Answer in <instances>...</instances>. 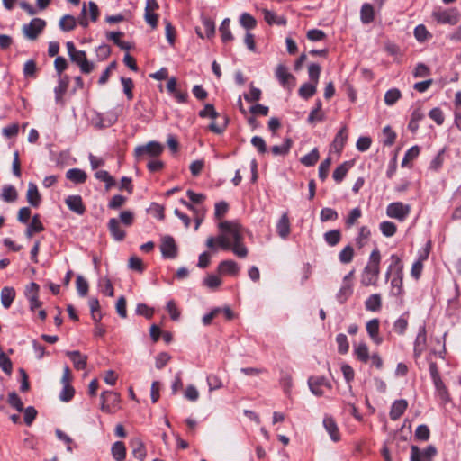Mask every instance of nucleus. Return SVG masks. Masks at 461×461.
I'll list each match as a JSON object with an SVG mask.
<instances>
[{
	"label": "nucleus",
	"mask_w": 461,
	"mask_h": 461,
	"mask_svg": "<svg viewBox=\"0 0 461 461\" xmlns=\"http://www.w3.org/2000/svg\"><path fill=\"white\" fill-rule=\"evenodd\" d=\"M380 230L384 236L392 237L395 234L397 227L393 221H384L380 223Z\"/></svg>",
	"instance_id": "obj_53"
},
{
	"label": "nucleus",
	"mask_w": 461,
	"mask_h": 461,
	"mask_svg": "<svg viewBox=\"0 0 461 461\" xmlns=\"http://www.w3.org/2000/svg\"><path fill=\"white\" fill-rule=\"evenodd\" d=\"M341 231L339 230H331L323 234L325 242L330 247L339 244L341 240Z\"/></svg>",
	"instance_id": "obj_39"
},
{
	"label": "nucleus",
	"mask_w": 461,
	"mask_h": 461,
	"mask_svg": "<svg viewBox=\"0 0 461 461\" xmlns=\"http://www.w3.org/2000/svg\"><path fill=\"white\" fill-rule=\"evenodd\" d=\"M240 24L246 30H252L257 25L256 19L249 13H243L240 16Z\"/></svg>",
	"instance_id": "obj_48"
},
{
	"label": "nucleus",
	"mask_w": 461,
	"mask_h": 461,
	"mask_svg": "<svg viewBox=\"0 0 461 461\" xmlns=\"http://www.w3.org/2000/svg\"><path fill=\"white\" fill-rule=\"evenodd\" d=\"M348 139L347 127H342L336 134L332 145L336 151L341 152Z\"/></svg>",
	"instance_id": "obj_33"
},
{
	"label": "nucleus",
	"mask_w": 461,
	"mask_h": 461,
	"mask_svg": "<svg viewBox=\"0 0 461 461\" xmlns=\"http://www.w3.org/2000/svg\"><path fill=\"white\" fill-rule=\"evenodd\" d=\"M361 215L362 212L359 207L352 209L346 219L347 227L350 228L351 226H353L356 223V221L361 217Z\"/></svg>",
	"instance_id": "obj_62"
},
{
	"label": "nucleus",
	"mask_w": 461,
	"mask_h": 461,
	"mask_svg": "<svg viewBox=\"0 0 461 461\" xmlns=\"http://www.w3.org/2000/svg\"><path fill=\"white\" fill-rule=\"evenodd\" d=\"M44 230V226L40 220V215L35 214L32 221L28 224L25 235L27 238H32L34 233H38Z\"/></svg>",
	"instance_id": "obj_24"
},
{
	"label": "nucleus",
	"mask_w": 461,
	"mask_h": 461,
	"mask_svg": "<svg viewBox=\"0 0 461 461\" xmlns=\"http://www.w3.org/2000/svg\"><path fill=\"white\" fill-rule=\"evenodd\" d=\"M95 177L105 184V189L109 190L115 185L114 178L106 170H98L95 173Z\"/></svg>",
	"instance_id": "obj_38"
},
{
	"label": "nucleus",
	"mask_w": 461,
	"mask_h": 461,
	"mask_svg": "<svg viewBox=\"0 0 461 461\" xmlns=\"http://www.w3.org/2000/svg\"><path fill=\"white\" fill-rule=\"evenodd\" d=\"M353 294V285L342 284L336 294V299L340 304H343Z\"/></svg>",
	"instance_id": "obj_40"
},
{
	"label": "nucleus",
	"mask_w": 461,
	"mask_h": 461,
	"mask_svg": "<svg viewBox=\"0 0 461 461\" xmlns=\"http://www.w3.org/2000/svg\"><path fill=\"white\" fill-rule=\"evenodd\" d=\"M59 26L63 32H70L77 26V19L71 14H65L59 20Z\"/></svg>",
	"instance_id": "obj_34"
},
{
	"label": "nucleus",
	"mask_w": 461,
	"mask_h": 461,
	"mask_svg": "<svg viewBox=\"0 0 461 461\" xmlns=\"http://www.w3.org/2000/svg\"><path fill=\"white\" fill-rule=\"evenodd\" d=\"M240 267L238 264L233 260H223L218 266V271L221 274H228L231 276H237Z\"/></svg>",
	"instance_id": "obj_22"
},
{
	"label": "nucleus",
	"mask_w": 461,
	"mask_h": 461,
	"mask_svg": "<svg viewBox=\"0 0 461 461\" xmlns=\"http://www.w3.org/2000/svg\"><path fill=\"white\" fill-rule=\"evenodd\" d=\"M381 254L378 249H373L369 256L368 263L365 267L361 276V284L364 286L375 285L380 273Z\"/></svg>",
	"instance_id": "obj_2"
},
{
	"label": "nucleus",
	"mask_w": 461,
	"mask_h": 461,
	"mask_svg": "<svg viewBox=\"0 0 461 461\" xmlns=\"http://www.w3.org/2000/svg\"><path fill=\"white\" fill-rule=\"evenodd\" d=\"M66 355L73 362L77 370H84L87 364V356L82 355L78 350L67 351Z\"/></svg>",
	"instance_id": "obj_18"
},
{
	"label": "nucleus",
	"mask_w": 461,
	"mask_h": 461,
	"mask_svg": "<svg viewBox=\"0 0 461 461\" xmlns=\"http://www.w3.org/2000/svg\"><path fill=\"white\" fill-rule=\"evenodd\" d=\"M164 149L161 143L152 140L146 145L137 146L134 149V156L137 160H143L146 158H156L159 156Z\"/></svg>",
	"instance_id": "obj_3"
},
{
	"label": "nucleus",
	"mask_w": 461,
	"mask_h": 461,
	"mask_svg": "<svg viewBox=\"0 0 461 461\" xmlns=\"http://www.w3.org/2000/svg\"><path fill=\"white\" fill-rule=\"evenodd\" d=\"M316 86H317V84H315V83L303 84L300 86L299 91H298L299 95L305 100L309 99L310 97L314 95V94L316 93Z\"/></svg>",
	"instance_id": "obj_44"
},
{
	"label": "nucleus",
	"mask_w": 461,
	"mask_h": 461,
	"mask_svg": "<svg viewBox=\"0 0 461 461\" xmlns=\"http://www.w3.org/2000/svg\"><path fill=\"white\" fill-rule=\"evenodd\" d=\"M76 285L78 295L85 297L88 292L87 281L82 276H77Z\"/></svg>",
	"instance_id": "obj_59"
},
{
	"label": "nucleus",
	"mask_w": 461,
	"mask_h": 461,
	"mask_svg": "<svg viewBox=\"0 0 461 461\" xmlns=\"http://www.w3.org/2000/svg\"><path fill=\"white\" fill-rule=\"evenodd\" d=\"M411 207L408 204H403L401 202L392 203L387 206L386 214L390 218L403 221L410 213Z\"/></svg>",
	"instance_id": "obj_6"
},
{
	"label": "nucleus",
	"mask_w": 461,
	"mask_h": 461,
	"mask_svg": "<svg viewBox=\"0 0 461 461\" xmlns=\"http://www.w3.org/2000/svg\"><path fill=\"white\" fill-rule=\"evenodd\" d=\"M16 293L14 287L12 286H5L1 290L0 297L1 303L4 308L8 309L12 305Z\"/></svg>",
	"instance_id": "obj_20"
},
{
	"label": "nucleus",
	"mask_w": 461,
	"mask_h": 461,
	"mask_svg": "<svg viewBox=\"0 0 461 461\" xmlns=\"http://www.w3.org/2000/svg\"><path fill=\"white\" fill-rule=\"evenodd\" d=\"M354 353L357 359L363 363H366L370 358L368 347L365 342H361L356 346L354 348Z\"/></svg>",
	"instance_id": "obj_43"
},
{
	"label": "nucleus",
	"mask_w": 461,
	"mask_h": 461,
	"mask_svg": "<svg viewBox=\"0 0 461 461\" xmlns=\"http://www.w3.org/2000/svg\"><path fill=\"white\" fill-rule=\"evenodd\" d=\"M392 294L394 296L401 295L402 294V271L401 274H397L396 276H393L392 281Z\"/></svg>",
	"instance_id": "obj_46"
},
{
	"label": "nucleus",
	"mask_w": 461,
	"mask_h": 461,
	"mask_svg": "<svg viewBox=\"0 0 461 461\" xmlns=\"http://www.w3.org/2000/svg\"><path fill=\"white\" fill-rule=\"evenodd\" d=\"M7 402L17 411H23V403L19 395L15 392L9 393Z\"/></svg>",
	"instance_id": "obj_56"
},
{
	"label": "nucleus",
	"mask_w": 461,
	"mask_h": 461,
	"mask_svg": "<svg viewBox=\"0 0 461 461\" xmlns=\"http://www.w3.org/2000/svg\"><path fill=\"white\" fill-rule=\"evenodd\" d=\"M429 116L438 125H442L444 123L445 116H444L442 110L438 107H435V108L431 109L429 113Z\"/></svg>",
	"instance_id": "obj_64"
},
{
	"label": "nucleus",
	"mask_w": 461,
	"mask_h": 461,
	"mask_svg": "<svg viewBox=\"0 0 461 461\" xmlns=\"http://www.w3.org/2000/svg\"><path fill=\"white\" fill-rule=\"evenodd\" d=\"M320 155L317 148H314L310 153L300 158V162L305 167H312L319 160Z\"/></svg>",
	"instance_id": "obj_45"
},
{
	"label": "nucleus",
	"mask_w": 461,
	"mask_h": 461,
	"mask_svg": "<svg viewBox=\"0 0 461 461\" xmlns=\"http://www.w3.org/2000/svg\"><path fill=\"white\" fill-rule=\"evenodd\" d=\"M330 164H331V158H327L326 159H324L319 166V178L321 180V181H325L327 176H328V174H329V170H330Z\"/></svg>",
	"instance_id": "obj_63"
},
{
	"label": "nucleus",
	"mask_w": 461,
	"mask_h": 461,
	"mask_svg": "<svg viewBox=\"0 0 461 461\" xmlns=\"http://www.w3.org/2000/svg\"><path fill=\"white\" fill-rule=\"evenodd\" d=\"M101 410L110 413L112 408L116 407L120 402V395L112 391H104L101 394Z\"/></svg>",
	"instance_id": "obj_9"
},
{
	"label": "nucleus",
	"mask_w": 461,
	"mask_h": 461,
	"mask_svg": "<svg viewBox=\"0 0 461 461\" xmlns=\"http://www.w3.org/2000/svg\"><path fill=\"white\" fill-rule=\"evenodd\" d=\"M336 342L338 344V351L339 354H346L349 349V344L348 341V338L345 334L339 333L336 337Z\"/></svg>",
	"instance_id": "obj_55"
},
{
	"label": "nucleus",
	"mask_w": 461,
	"mask_h": 461,
	"mask_svg": "<svg viewBox=\"0 0 461 461\" xmlns=\"http://www.w3.org/2000/svg\"><path fill=\"white\" fill-rule=\"evenodd\" d=\"M121 83L123 86V92L127 96L128 100H131L133 98L132 89L134 87L133 81L130 77H121Z\"/></svg>",
	"instance_id": "obj_58"
},
{
	"label": "nucleus",
	"mask_w": 461,
	"mask_h": 461,
	"mask_svg": "<svg viewBox=\"0 0 461 461\" xmlns=\"http://www.w3.org/2000/svg\"><path fill=\"white\" fill-rule=\"evenodd\" d=\"M365 306L367 311L378 312L382 306V299L379 294H371L365 302Z\"/></svg>",
	"instance_id": "obj_32"
},
{
	"label": "nucleus",
	"mask_w": 461,
	"mask_h": 461,
	"mask_svg": "<svg viewBox=\"0 0 461 461\" xmlns=\"http://www.w3.org/2000/svg\"><path fill=\"white\" fill-rule=\"evenodd\" d=\"M424 115L420 109H415L411 114L408 124V129L415 133L419 129V122L423 119Z\"/></svg>",
	"instance_id": "obj_42"
},
{
	"label": "nucleus",
	"mask_w": 461,
	"mask_h": 461,
	"mask_svg": "<svg viewBox=\"0 0 461 461\" xmlns=\"http://www.w3.org/2000/svg\"><path fill=\"white\" fill-rule=\"evenodd\" d=\"M66 177L75 184H83L86 182L87 175L80 168H71L66 172Z\"/></svg>",
	"instance_id": "obj_23"
},
{
	"label": "nucleus",
	"mask_w": 461,
	"mask_h": 461,
	"mask_svg": "<svg viewBox=\"0 0 461 461\" xmlns=\"http://www.w3.org/2000/svg\"><path fill=\"white\" fill-rule=\"evenodd\" d=\"M354 257V249L351 245H347L339 254V259L342 264L350 263Z\"/></svg>",
	"instance_id": "obj_52"
},
{
	"label": "nucleus",
	"mask_w": 461,
	"mask_h": 461,
	"mask_svg": "<svg viewBox=\"0 0 461 461\" xmlns=\"http://www.w3.org/2000/svg\"><path fill=\"white\" fill-rule=\"evenodd\" d=\"M433 384L435 386L436 393L438 396L440 398V400L445 403L447 402L450 400V397L447 388L446 387L442 379L440 378L438 380L433 381Z\"/></svg>",
	"instance_id": "obj_37"
},
{
	"label": "nucleus",
	"mask_w": 461,
	"mask_h": 461,
	"mask_svg": "<svg viewBox=\"0 0 461 461\" xmlns=\"http://www.w3.org/2000/svg\"><path fill=\"white\" fill-rule=\"evenodd\" d=\"M351 166H352V163L349 162V161H345L344 163L339 165L333 171V174H332L333 179L337 183H340L344 179V177L346 176V175H347L348 171L349 170V168L351 167Z\"/></svg>",
	"instance_id": "obj_36"
},
{
	"label": "nucleus",
	"mask_w": 461,
	"mask_h": 461,
	"mask_svg": "<svg viewBox=\"0 0 461 461\" xmlns=\"http://www.w3.org/2000/svg\"><path fill=\"white\" fill-rule=\"evenodd\" d=\"M311 392L316 396L323 395L322 386L330 387L329 381L324 376H311L308 379Z\"/></svg>",
	"instance_id": "obj_10"
},
{
	"label": "nucleus",
	"mask_w": 461,
	"mask_h": 461,
	"mask_svg": "<svg viewBox=\"0 0 461 461\" xmlns=\"http://www.w3.org/2000/svg\"><path fill=\"white\" fill-rule=\"evenodd\" d=\"M408 402L404 399L396 400L393 402L389 412L392 420H397L406 411Z\"/></svg>",
	"instance_id": "obj_17"
},
{
	"label": "nucleus",
	"mask_w": 461,
	"mask_h": 461,
	"mask_svg": "<svg viewBox=\"0 0 461 461\" xmlns=\"http://www.w3.org/2000/svg\"><path fill=\"white\" fill-rule=\"evenodd\" d=\"M366 328L373 342L380 345L383 342V339L379 336V320L376 318L367 321Z\"/></svg>",
	"instance_id": "obj_13"
},
{
	"label": "nucleus",
	"mask_w": 461,
	"mask_h": 461,
	"mask_svg": "<svg viewBox=\"0 0 461 461\" xmlns=\"http://www.w3.org/2000/svg\"><path fill=\"white\" fill-rule=\"evenodd\" d=\"M276 77L283 86H285L290 79H294V77L288 72L287 68L282 64L276 67Z\"/></svg>",
	"instance_id": "obj_29"
},
{
	"label": "nucleus",
	"mask_w": 461,
	"mask_h": 461,
	"mask_svg": "<svg viewBox=\"0 0 461 461\" xmlns=\"http://www.w3.org/2000/svg\"><path fill=\"white\" fill-rule=\"evenodd\" d=\"M132 447V455L140 461H143L146 456V449L140 439H134L131 442Z\"/></svg>",
	"instance_id": "obj_41"
},
{
	"label": "nucleus",
	"mask_w": 461,
	"mask_h": 461,
	"mask_svg": "<svg viewBox=\"0 0 461 461\" xmlns=\"http://www.w3.org/2000/svg\"><path fill=\"white\" fill-rule=\"evenodd\" d=\"M99 286L101 287L102 293L109 297L114 296V289L112 282L109 278H102L99 280Z\"/></svg>",
	"instance_id": "obj_57"
},
{
	"label": "nucleus",
	"mask_w": 461,
	"mask_h": 461,
	"mask_svg": "<svg viewBox=\"0 0 461 461\" xmlns=\"http://www.w3.org/2000/svg\"><path fill=\"white\" fill-rule=\"evenodd\" d=\"M69 59L73 63L79 67L80 71L83 74H89L95 68L94 63L87 59L86 53L84 50H78Z\"/></svg>",
	"instance_id": "obj_8"
},
{
	"label": "nucleus",
	"mask_w": 461,
	"mask_h": 461,
	"mask_svg": "<svg viewBox=\"0 0 461 461\" xmlns=\"http://www.w3.org/2000/svg\"><path fill=\"white\" fill-rule=\"evenodd\" d=\"M1 199L6 203H14L18 198V194L15 187L12 185H5L3 186L0 194Z\"/></svg>",
	"instance_id": "obj_30"
},
{
	"label": "nucleus",
	"mask_w": 461,
	"mask_h": 461,
	"mask_svg": "<svg viewBox=\"0 0 461 461\" xmlns=\"http://www.w3.org/2000/svg\"><path fill=\"white\" fill-rule=\"evenodd\" d=\"M402 97V93L398 88H391L385 92L384 103L392 106Z\"/></svg>",
	"instance_id": "obj_47"
},
{
	"label": "nucleus",
	"mask_w": 461,
	"mask_h": 461,
	"mask_svg": "<svg viewBox=\"0 0 461 461\" xmlns=\"http://www.w3.org/2000/svg\"><path fill=\"white\" fill-rule=\"evenodd\" d=\"M160 251L164 258H175L177 257L178 249L172 236L166 235L162 238Z\"/></svg>",
	"instance_id": "obj_7"
},
{
	"label": "nucleus",
	"mask_w": 461,
	"mask_h": 461,
	"mask_svg": "<svg viewBox=\"0 0 461 461\" xmlns=\"http://www.w3.org/2000/svg\"><path fill=\"white\" fill-rule=\"evenodd\" d=\"M70 78L68 75L64 77H59V84L54 88L55 102L56 104H63V95L66 94Z\"/></svg>",
	"instance_id": "obj_12"
},
{
	"label": "nucleus",
	"mask_w": 461,
	"mask_h": 461,
	"mask_svg": "<svg viewBox=\"0 0 461 461\" xmlns=\"http://www.w3.org/2000/svg\"><path fill=\"white\" fill-rule=\"evenodd\" d=\"M323 426L327 432L329 433L332 441L338 442L340 439L339 428L332 417L325 416L323 419Z\"/></svg>",
	"instance_id": "obj_15"
},
{
	"label": "nucleus",
	"mask_w": 461,
	"mask_h": 461,
	"mask_svg": "<svg viewBox=\"0 0 461 461\" xmlns=\"http://www.w3.org/2000/svg\"><path fill=\"white\" fill-rule=\"evenodd\" d=\"M338 218V212L332 208L325 207L321 209L320 212V220L321 222H326L329 221H337Z\"/></svg>",
	"instance_id": "obj_50"
},
{
	"label": "nucleus",
	"mask_w": 461,
	"mask_h": 461,
	"mask_svg": "<svg viewBox=\"0 0 461 461\" xmlns=\"http://www.w3.org/2000/svg\"><path fill=\"white\" fill-rule=\"evenodd\" d=\"M321 109L322 103L320 99H317L314 107L309 113L307 122L311 124L314 123L315 122H322L325 119V115Z\"/></svg>",
	"instance_id": "obj_21"
},
{
	"label": "nucleus",
	"mask_w": 461,
	"mask_h": 461,
	"mask_svg": "<svg viewBox=\"0 0 461 461\" xmlns=\"http://www.w3.org/2000/svg\"><path fill=\"white\" fill-rule=\"evenodd\" d=\"M430 431L427 425H419L415 430V438L419 440L427 441L429 438Z\"/></svg>",
	"instance_id": "obj_61"
},
{
	"label": "nucleus",
	"mask_w": 461,
	"mask_h": 461,
	"mask_svg": "<svg viewBox=\"0 0 461 461\" xmlns=\"http://www.w3.org/2000/svg\"><path fill=\"white\" fill-rule=\"evenodd\" d=\"M264 19L269 24L285 25L287 20L285 16H278L275 12L268 9L263 10Z\"/></svg>",
	"instance_id": "obj_25"
},
{
	"label": "nucleus",
	"mask_w": 461,
	"mask_h": 461,
	"mask_svg": "<svg viewBox=\"0 0 461 461\" xmlns=\"http://www.w3.org/2000/svg\"><path fill=\"white\" fill-rule=\"evenodd\" d=\"M230 18H225L221 22V23L220 25V28H219V32L221 33V41L224 43L232 41L233 38H234L233 35H232V32L230 31Z\"/></svg>",
	"instance_id": "obj_31"
},
{
	"label": "nucleus",
	"mask_w": 461,
	"mask_h": 461,
	"mask_svg": "<svg viewBox=\"0 0 461 461\" xmlns=\"http://www.w3.org/2000/svg\"><path fill=\"white\" fill-rule=\"evenodd\" d=\"M432 17L438 23L456 25L460 20V14L456 8H438L432 12Z\"/></svg>",
	"instance_id": "obj_4"
},
{
	"label": "nucleus",
	"mask_w": 461,
	"mask_h": 461,
	"mask_svg": "<svg viewBox=\"0 0 461 461\" xmlns=\"http://www.w3.org/2000/svg\"><path fill=\"white\" fill-rule=\"evenodd\" d=\"M46 22L41 18H33L29 23L23 24V32L29 40H36L38 35L44 30Z\"/></svg>",
	"instance_id": "obj_5"
},
{
	"label": "nucleus",
	"mask_w": 461,
	"mask_h": 461,
	"mask_svg": "<svg viewBox=\"0 0 461 461\" xmlns=\"http://www.w3.org/2000/svg\"><path fill=\"white\" fill-rule=\"evenodd\" d=\"M420 154V147L415 145L410 148L402 161V167H407L410 161L414 160Z\"/></svg>",
	"instance_id": "obj_51"
},
{
	"label": "nucleus",
	"mask_w": 461,
	"mask_h": 461,
	"mask_svg": "<svg viewBox=\"0 0 461 461\" xmlns=\"http://www.w3.org/2000/svg\"><path fill=\"white\" fill-rule=\"evenodd\" d=\"M111 236L116 241H122L125 239L126 232L121 228L120 222L116 218H111L107 224Z\"/></svg>",
	"instance_id": "obj_14"
},
{
	"label": "nucleus",
	"mask_w": 461,
	"mask_h": 461,
	"mask_svg": "<svg viewBox=\"0 0 461 461\" xmlns=\"http://www.w3.org/2000/svg\"><path fill=\"white\" fill-rule=\"evenodd\" d=\"M428 255H429V252L426 251L423 256L420 255L419 260L415 261L412 264L411 270V275L415 279H419L420 278V276L421 275V272H422V268H423L422 260H425L428 258Z\"/></svg>",
	"instance_id": "obj_49"
},
{
	"label": "nucleus",
	"mask_w": 461,
	"mask_h": 461,
	"mask_svg": "<svg viewBox=\"0 0 461 461\" xmlns=\"http://www.w3.org/2000/svg\"><path fill=\"white\" fill-rule=\"evenodd\" d=\"M390 259H391V264L388 267V269L385 273L386 279L389 278V276L392 273H393L394 276H396L397 274H401V272L402 271V268H403L402 261L397 255L393 254L391 256Z\"/></svg>",
	"instance_id": "obj_27"
},
{
	"label": "nucleus",
	"mask_w": 461,
	"mask_h": 461,
	"mask_svg": "<svg viewBox=\"0 0 461 461\" xmlns=\"http://www.w3.org/2000/svg\"><path fill=\"white\" fill-rule=\"evenodd\" d=\"M40 285L35 282H31L25 287L24 294L28 301H35V297L39 296Z\"/></svg>",
	"instance_id": "obj_54"
},
{
	"label": "nucleus",
	"mask_w": 461,
	"mask_h": 461,
	"mask_svg": "<svg viewBox=\"0 0 461 461\" xmlns=\"http://www.w3.org/2000/svg\"><path fill=\"white\" fill-rule=\"evenodd\" d=\"M111 453L115 461H124L126 458V447L123 442L116 441L111 447Z\"/></svg>",
	"instance_id": "obj_26"
},
{
	"label": "nucleus",
	"mask_w": 461,
	"mask_h": 461,
	"mask_svg": "<svg viewBox=\"0 0 461 461\" xmlns=\"http://www.w3.org/2000/svg\"><path fill=\"white\" fill-rule=\"evenodd\" d=\"M292 143V140L290 138H286L283 144L273 146L271 148V152L274 156H285L289 153Z\"/></svg>",
	"instance_id": "obj_35"
},
{
	"label": "nucleus",
	"mask_w": 461,
	"mask_h": 461,
	"mask_svg": "<svg viewBox=\"0 0 461 461\" xmlns=\"http://www.w3.org/2000/svg\"><path fill=\"white\" fill-rule=\"evenodd\" d=\"M290 221L286 212H285L278 220L276 224V232L279 237L285 240L290 234Z\"/></svg>",
	"instance_id": "obj_19"
},
{
	"label": "nucleus",
	"mask_w": 461,
	"mask_h": 461,
	"mask_svg": "<svg viewBox=\"0 0 461 461\" xmlns=\"http://www.w3.org/2000/svg\"><path fill=\"white\" fill-rule=\"evenodd\" d=\"M221 234L217 237L219 247L224 250H230L231 243L242 241L241 225L235 221H224L218 224Z\"/></svg>",
	"instance_id": "obj_1"
},
{
	"label": "nucleus",
	"mask_w": 461,
	"mask_h": 461,
	"mask_svg": "<svg viewBox=\"0 0 461 461\" xmlns=\"http://www.w3.org/2000/svg\"><path fill=\"white\" fill-rule=\"evenodd\" d=\"M321 74V66L317 63H311L308 67L309 78L312 83L318 84Z\"/></svg>",
	"instance_id": "obj_60"
},
{
	"label": "nucleus",
	"mask_w": 461,
	"mask_h": 461,
	"mask_svg": "<svg viewBox=\"0 0 461 461\" xmlns=\"http://www.w3.org/2000/svg\"><path fill=\"white\" fill-rule=\"evenodd\" d=\"M65 203L70 211L78 215H83L86 212V206L83 203L82 197L78 194L68 195L65 199Z\"/></svg>",
	"instance_id": "obj_11"
},
{
	"label": "nucleus",
	"mask_w": 461,
	"mask_h": 461,
	"mask_svg": "<svg viewBox=\"0 0 461 461\" xmlns=\"http://www.w3.org/2000/svg\"><path fill=\"white\" fill-rule=\"evenodd\" d=\"M360 19L364 24H368L374 21L375 11H374V7L371 4L365 3L361 6Z\"/></svg>",
	"instance_id": "obj_28"
},
{
	"label": "nucleus",
	"mask_w": 461,
	"mask_h": 461,
	"mask_svg": "<svg viewBox=\"0 0 461 461\" xmlns=\"http://www.w3.org/2000/svg\"><path fill=\"white\" fill-rule=\"evenodd\" d=\"M26 199L30 205L34 208H38L41 204V196L39 193L37 185L32 182H30L28 185Z\"/></svg>",
	"instance_id": "obj_16"
}]
</instances>
